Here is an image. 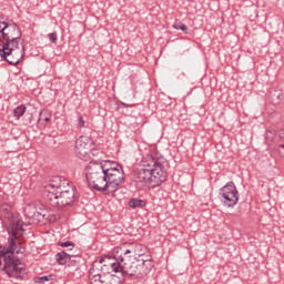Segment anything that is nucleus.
Listing matches in <instances>:
<instances>
[{
	"mask_svg": "<svg viewBox=\"0 0 284 284\" xmlns=\"http://www.w3.org/2000/svg\"><path fill=\"white\" fill-rule=\"evenodd\" d=\"M11 237L8 240V247L0 245V271L4 272L9 278H16L19 281L21 275L26 273V268L19 266L21 263L19 258L14 257V254H23L24 247H19L17 239L23 233V223L19 219L13 217L8 229Z\"/></svg>",
	"mask_w": 284,
	"mask_h": 284,
	"instance_id": "nucleus-1",
	"label": "nucleus"
},
{
	"mask_svg": "<svg viewBox=\"0 0 284 284\" xmlns=\"http://www.w3.org/2000/svg\"><path fill=\"white\" fill-rule=\"evenodd\" d=\"M67 184L65 186L61 183V178H54L44 186L43 196L51 207H70L79 200L77 189L70 183Z\"/></svg>",
	"mask_w": 284,
	"mask_h": 284,
	"instance_id": "nucleus-2",
	"label": "nucleus"
},
{
	"mask_svg": "<svg viewBox=\"0 0 284 284\" xmlns=\"http://www.w3.org/2000/svg\"><path fill=\"white\" fill-rule=\"evenodd\" d=\"M141 169L138 172V181L140 183H165L168 180V171L163 166V158L152 153L146 154L141 160Z\"/></svg>",
	"mask_w": 284,
	"mask_h": 284,
	"instance_id": "nucleus-3",
	"label": "nucleus"
},
{
	"mask_svg": "<svg viewBox=\"0 0 284 284\" xmlns=\"http://www.w3.org/2000/svg\"><path fill=\"white\" fill-rule=\"evenodd\" d=\"M121 267H120V276L123 280V276H133L134 278H143V276H148L150 272H152V267L154 264L152 260H134L130 257H121Z\"/></svg>",
	"mask_w": 284,
	"mask_h": 284,
	"instance_id": "nucleus-4",
	"label": "nucleus"
},
{
	"mask_svg": "<svg viewBox=\"0 0 284 284\" xmlns=\"http://www.w3.org/2000/svg\"><path fill=\"white\" fill-rule=\"evenodd\" d=\"M87 181L89 186L97 192L108 194V178L105 172V161L91 162L87 173Z\"/></svg>",
	"mask_w": 284,
	"mask_h": 284,
	"instance_id": "nucleus-5",
	"label": "nucleus"
},
{
	"mask_svg": "<svg viewBox=\"0 0 284 284\" xmlns=\"http://www.w3.org/2000/svg\"><path fill=\"white\" fill-rule=\"evenodd\" d=\"M104 168L106 172L108 194H114V192H116L125 181L123 166L110 161H104Z\"/></svg>",
	"mask_w": 284,
	"mask_h": 284,
	"instance_id": "nucleus-6",
	"label": "nucleus"
},
{
	"mask_svg": "<svg viewBox=\"0 0 284 284\" xmlns=\"http://www.w3.org/2000/svg\"><path fill=\"white\" fill-rule=\"evenodd\" d=\"M21 41V29L17 23H2L0 29V48L11 45V48H19Z\"/></svg>",
	"mask_w": 284,
	"mask_h": 284,
	"instance_id": "nucleus-7",
	"label": "nucleus"
},
{
	"mask_svg": "<svg viewBox=\"0 0 284 284\" xmlns=\"http://www.w3.org/2000/svg\"><path fill=\"white\" fill-rule=\"evenodd\" d=\"M219 199L225 207H234L239 203V190L234 182H229L219 192Z\"/></svg>",
	"mask_w": 284,
	"mask_h": 284,
	"instance_id": "nucleus-8",
	"label": "nucleus"
},
{
	"mask_svg": "<svg viewBox=\"0 0 284 284\" xmlns=\"http://www.w3.org/2000/svg\"><path fill=\"white\" fill-rule=\"evenodd\" d=\"M0 57L3 61H7L9 65H19L23 59V54L19 51L18 47L4 45L0 47Z\"/></svg>",
	"mask_w": 284,
	"mask_h": 284,
	"instance_id": "nucleus-9",
	"label": "nucleus"
},
{
	"mask_svg": "<svg viewBox=\"0 0 284 284\" xmlns=\"http://www.w3.org/2000/svg\"><path fill=\"white\" fill-rule=\"evenodd\" d=\"M92 145H94V140L90 136L81 135L75 141V154L79 159L85 161L90 156V152H92Z\"/></svg>",
	"mask_w": 284,
	"mask_h": 284,
	"instance_id": "nucleus-10",
	"label": "nucleus"
},
{
	"mask_svg": "<svg viewBox=\"0 0 284 284\" xmlns=\"http://www.w3.org/2000/svg\"><path fill=\"white\" fill-rule=\"evenodd\" d=\"M90 283L91 284H122L123 280L118 275L113 274H94V271H90Z\"/></svg>",
	"mask_w": 284,
	"mask_h": 284,
	"instance_id": "nucleus-11",
	"label": "nucleus"
},
{
	"mask_svg": "<svg viewBox=\"0 0 284 284\" xmlns=\"http://www.w3.org/2000/svg\"><path fill=\"white\" fill-rule=\"evenodd\" d=\"M145 252H148V247L143 244L139 243H130L128 248L124 250L123 255H120L124 258H134V256H144Z\"/></svg>",
	"mask_w": 284,
	"mask_h": 284,
	"instance_id": "nucleus-12",
	"label": "nucleus"
},
{
	"mask_svg": "<svg viewBox=\"0 0 284 284\" xmlns=\"http://www.w3.org/2000/svg\"><path fill=\"white\" fill-rule=\"evenodd\" d=\"M99 263L104 267H108L111 272H114L115 274L121 273V265H122L121 256L119 258L113 256L101 257L99 260Z\"/></svg>",
	"mask_w": 284,
	"mask_h": 284,
	"instance_id": "nucleus-13",
	"label": "nucleus"
},
{
	"mask_svg": "<svg viewBox=\"0 0 284 284\" xmlns=\"http://www.w3.org/2000/svg\"><path fill=\"white\" fill-rule=\"evenodd\" d=\"M52 121V112L48 109H43L39 113L38 125L40 128H47L48 123Z\"/></svg>",
	"mask_w": 284,
	"mask_h": 284,
	"instance_id": "nucleus-14",
	"label": "nucleus"
},
{
	"mask_svg": "<svg viewBox=\"0 0 284 284\" xmlns=\"http://www.w3.org/2000/svg\"><path fill=\"white\" fill-rule=\"evenodd\" d=\"M145 205H148V202H145V200L133 197L129 201V207H131L132 210H136V207H145Z\"/></svg>",
	"mask_w": 284,
	"mask_h": 284,
	"instance_id": "nucleus-15",
	"label": "nucleus"
},
{
	"mask_svg": "<svg viewBox=\"0 0 284 284\" xmlns=\"http://www.w3.org/2000/svg\"><path fill=\"white\" fill-rule=\"evenodd\" d=\"M36 214H37V206H34V204H27L24 206V216H27V219H34Z\"/></svg>",
	"mask_w": 284,
	"mask_h": 284,
	"instance_id": "nucleus-16",
	"label": "nucleus"
},
{
	"mask_svg": "<svg viewBox=\"0 0 284 284\" xmlns=\"http://www.w3.org/2000/svg\"><path fill=\"white\" fill-rule=\"evenodd\" d=\"M55 258L60 265H65L70 261V254L62 251L55 255Z\"/></svg>",
	"mask_w": 284,
	"mask_h": 284,
	"instance_id": "nucleus-17",
	"label": "nucleus"
},
{
	"mask_svg": "<svg viewBox=\"0 0 284 284\" xmlns=\"http://www.w3.org/2000/svg\"><path fill=\"white\" fill-rule=\"evenodd\" d=\"M54 276L53 275H43V276H37L33 278L34 283L37 284H45L50 283Z\"/></svg>",
	"mask_w": 284,
	"mask_h": 284,
	"instance_id": "nucleus-18",
	"label": "nucleus"
},
{
	"mask_svg": "<svg viewBox=\"0 0 284 284\" xmlns=\"http://www.w3.org/2000/svg\"><path fill=\"white\" fill-rule=\"evenodd\" d=\"M26 114V105L21 104L13 110V116L21 119Z\"/></svg>",
	"mask_w": 284,
	"mask_h": 284,
	"instance_id": "nucleus-19",
	"label": "nucleus"
},
{
	"mask_svg": "<svg viewBox=\"0 0 284 284\" xmlns=\"http://www.w3.org/2000/svg\"><path fill=\"white\" fill-rule=\"evenodd\" d=\"M11 207L9 204H2L0 206V214L6 217H10Z\"/></svg>",
	"mask_w": 284,
	"mask_h": 284,
	"instance_id": "nucleus-20",
	"label": "nucleus"
},
{
	"mask_svg": "<svg viewBox=\"0 0 284 284\" xmlns=\"http://www.w3.org/2000/svg\"><path fill=\"white\" fill-rule=\"evenodd\" d=\"M174 30H182V32H185L187 34V26L183 22H178L173 24Z\"/></svg>",
	"mask_w": 284,
	"mask_h": 284,
	"instance_id": "nucleus-21",
	"label": "nucleus"
},
{
	"mask_svg": "<svg viewBox=\"0 0 284 284\" xmlns=\"http://www.w3.org/2000/svg\"><path fill=\"white\" fill-rule=\"evenodd\" d=\"M275 136H276V130H274V129L266 130V140L267 141H274Z\"/></svg>",
	"mask_w": 284,
	"mask_h": 284,
	"instance_id": "nucleus-22",
	"label": "nucleus"
},
{
	"mask_svg": "<svg viewBox=\"0 0 284 284\" xmlns=\"http://www.w3.org/2000/svg\"><path fill=\"white\" fill-rule=\"evenodd\" d=\"M60 247H69V250H73L74 248V243L67 241V242H60L59 243Z\"/></svg>",
	"mask_w": 284,
	"mask_h": 284,
	"instance_id": "nucleus-23",
	"label": "nucleus"
},
{
	"mask_svg": "<svg viewBox=\"0 0 284 284\" xmlns=\"http://www.w3.org/2000/svg\"><path fill=\"white\" fill-rule=\"evenodd\" d=\"M49 39L51 43H57V40H58L57 33L55 32L49 33Z\"/></svg>",
	"mask_w": 284,
	"mask_h": 284,
	"instance_id": "nucleus-24",
	"label": "nucleus"
},
{
	"mask_svg": "<svg viewBox=\"0 0 284 284\" xmlns=\"http://www.w3.org/2000/svg\"><path fill=\"white\" fill-rule=\"evenodd\" d=\"M90 154H91L92 156H99V150L94 149V143H93V145L91 146V151H90V153H89V156H90Z\"/></svg>",
	"mask_w": 284,
	"mask_h": 284,
	"instance_id": "nucleus-25",
	"label": "nucleus"
},
{
	"mask_svg": "<svg viewBox=\"0 0 284 284\" xmlns=\"http://www.w3.org/2000/svg\"><path fill=\"white\" fill-rule=\"evenodd\" d=\"M78 125H79V128H84L85 126V120H83V116H80L78 119Z\"/></svg>",
	"mask_w": 284,
	"mask_h": 284,
	"instance_id": "nucleus-26",
	"label": "nucleus"
},
{
	"mask_svg": "<svg viewBox=\"0 0 284 284\" xmlns=\"http://www.w3.org/2000/svg\"><path fill=\"white\" fill-rule=\"evenodd\" d=\"M278 138H280V141H284V129L280 130Z\"/></svg>",
	"mask_w": 284,
	"mask_h": 284,
	"instance_id": "nucleus-27",
	"label": "nucleus"
},
{
	"mask_svg": "<svg viewBox=\"0 0 284 284\" xmlns=\"http://www.w3.org/2000/svg\"><path fill=\"white\" fill-rule=\"evenodd\" d=\"M280 154L284 159V144L280 145Z\"/></svg>",
	"mask_w": 284,
	"mask_h": 284,
	"instance_id": "nucleus-28",
	"label": "nucleus"
}]
</instances>
